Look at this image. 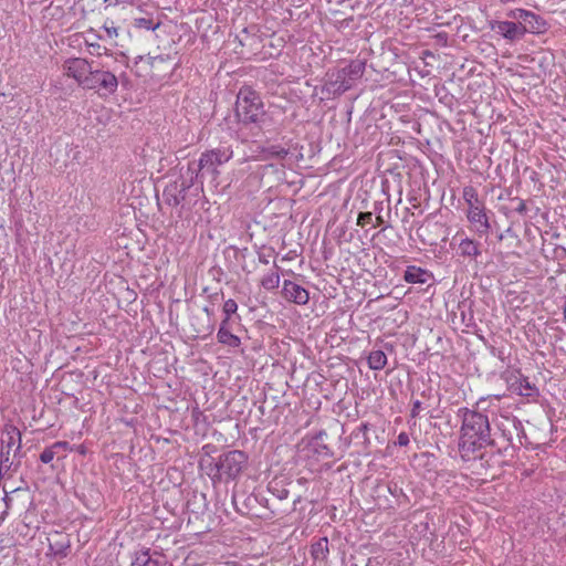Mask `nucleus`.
Returning a JSON list of instances; mask_svg holds the SVG:
<instances>
[{"label": "nucleus", "instance_id": "1", "mask_svg": "<svg viewBox=\"0 0 566 566\" xmlns=\"http://www.w3.org/2000/svg\"><path fill=\"white\" fill-rule=\"evenodd\" d=\"M458 416L462 420L459 451L463 460L474 459L475 452L488 446H497L496 439L492 438L486 415L469 408H460Z\"/></svg>", "mask_w": 566, "mask_h": 566}, {"label": "nucleus", "instance_id": "2", "mask_svg": "<svg viewBox=\"0 0 566 566\" xmlns=\"http://www.w3.org/2000/svg\"><path fill=\"white\" fill-rule=\"evenodd\" d=\"M233 157V149L230 145L221 144L217 148L206 150L198 161L188 164L187 174L193 177L195 184L203 185L208 179L214 187L219 185V167Z\"/></svg>", "mask_w": 566, "mask_h": 566}, {"label": "nucleus", "instance_id": "3", "mask_svg": "<svg viewBox=\"0 0 566 566\" xmlns=\"http://www.w3.org/2000/svg\"><path fill=\"white\" fill-rule=\"evenodd\" d=\"M265 111L260 95L250 87H242L237 96L235 117L243 126L254 125L253 135H259L265 124Z\"/></svg>", "mask_w": 566, "mask_h": 566}, {"label": "nucleus", "instance_id": "4", "mask_svg": "<svg viewBox=\"0 0 566 566\" xmlns=\"http://www.w3.org/2000/svg\"><path fill=\"white\" fill-rule=\"evenodd\" d=\"M463 199L468 205V220L473 224L480 235L488 234L491 226L485 212L484 203L480 200L476 189L473 186L463 188Z\"/></svg>", "mask_w": 566, "mask_h": 566}, {"label": "nucleus", "instance_id": "5", "mask_svg": "<svg viewBox=\"0 0 566 566\" xmlns=\"http://www.w3.org/2000/svg\"><path fill=\"white\" fill-rule=\"evenodd\" d=\"M118 78L117 76L99 67V65L95 62L94 67H92L88 78L86 83H84V90L94 91L101 97H107L114 95L118 88Z\"/></svg>", "mask_w": 566, "mask_h": 566}, {"label": "nucleus", "instance_id": "6", "mask_svg": "<svg viewBox=\"0 0 566 566\" xmlns=\"http://www.w3.org/2000/svg\"><path fill=\"white\" fill-rule=\"evenodd\" d=\"M248 455L240 450H231L219 457L216 467L220 476L237 479L248 465Z\"/></svg>", "mask_w": 566, "mask_h": 566}, {"label": "nucleus", "instance_id": "7", "mask_svg": "<svg viewBox=\"0 0 566 566\" xmlns=\"http://www.w3.org/2000/svg\"><path fill=\"white\" fill-rule=\"evenodd\" d=\"M95 61L82 57H71L64 61L62 67L67 77L73 78L78 86L84 87Z\"/></svg>", "mask_w": 566, "mask_h": 566}, {"label": "nucleus", "instance_id": "8", "mask_svg": "<svg viewBox=\"0 0 566 566\" xmlns=\"http://www.w3.org/2000/svg\"><path fill=\"white\" fill-rule=\"evenodd\" d=\"M195 185L192 176L189 179L182 177L181 182L175 181L167 185L163 191L164 201L170 207H177L185 198L187 190Z\"/></svg>", "mask_w": 566, "mask_h": 566}, {"label": "nucleus", "instance_id": "9", "mask_svg": "<svg viewBox=\"0 0 566 566\" xmlns=\"http://www.w3.org/2000/svg\"><path fill=\"white\" fill-rule=\"evenodd\" d=\"M17 440L18 446L15 452L21 449V433L15 427H11L10 430L7 431V440H2L0 475L7 474L13 464L10 459V453Z\"/></svg>", "mask_w": 566, "mask_h": 566}, {"label": "nucleus", "instance_id": "10", "mask_svg": "<svg viewBox=\"0 0 566 566\" xmlns=\"http://www.w3.org/2000/svg\"><path fill=\"white\" fill-rule=\"evenodd\" d=\"M354 86L352 80L343 69L327 73V80L324 84L323 91L328 95L339 96Z\"/></svg>", "mask_w": 566, "mask_h": 566}, {"label": "nucleus", "instance_id": "11", "mask_svg": "<svg viewBox=\"0 0 566 566\" xmlns=\"http://www.w3.org/2000/svg\"><path fill=\"white\" fill-rule=\"evenodd\" d=\"M214 312L206 306L201 315L192 316V326L197 337H206L214 331Z\"/></svg>", "mask_w": 566, "mask_h": 566}, {"label": "nucleus", "instance_id": "12", "mask_svg": "<svg viewBox=\"0 0 566 566\" xmlns=\"http://www.w3.org/2000/svg\"><path fill=\"white\" fill-rule=\"evenodd\" d=\"M514 18L517 19L518 24L525 29V33H541L545 31L546 22L541 17L531 11L518 9L514 13Z\"/></svg>", "mask_w": 566, "mask_h": 566}, {"label": "nucleus", "instance_id": "13", "mask_svg": "<svg viewBox=\"0 0 566 566\" xmlns=\"http://www.w3.org/2000/svg\"><path fill=\"white\" fill-rule=\"evenodd\" d=\"M517 423L514 418L511 419L509 417H503L501 421L495 423L496 430L501 433V438L504 441L502 444L497 442V451L500 453H506L510 449H513L512 429L517 430Z\"/></svg>", "mask_w": 566, "mask_h": 566}, {"label": "nucleus", "instance_id": "14", "mask_svg": "<svg viewBox=\"0 0 566 566\" xmlns=\"http://www.w3.org/2000/svg\"><path fill=\"white\" fill-rule=\"evenodd\" d=\"M282 295L286 301L298 305H305L310 301L307 290L290 280L283 282Z\"/></svg>", "mask_w": 566, "mask_h": 566}, {"label": "nucleus", "instance_id": "15", "mask_svg": "<svg viewBox=\"0 0 566 566\" xmlns=\"http://www.w3.org/2000/svg\"><path fill=\"white\" fill-rule=\"evenodd\" d=\"M495 29L497 33L509 40H515L525 34V29L518 22L513 21H499Z\"/></svg>", "mask_w": 566, "mask_h": 566}, {"label": "nucleus", "instance_id": "16", "mask_svg": "<svg viewBox=\"0 0 566 566\" xmlns=\"http://www.w3.org/2000/svg\"><path fill=\"white\" fill-rule=\"evenodd\" d=\"M150 67V76L151 77H161L169 70V56L168 55H157V56H148L145 61Z\"/></svg>", "mask_w": 566, "mask_h": 566}, {"label": "nucleus", "instance_id": "17", "mask_svg": "<svg viewBox=\"0 0 566 566\" xmlns=\"http://www.w3.org/2000/svg\"><path fill=\"white\" fill-rule=\"evenodd\" d=\"M431 277L432 274L430 272L416 265L407 266L403 274V280L410 284H424Z\"/></svg>", "mask_w": 566, "mask_h": 566}, {"label": "nucleus", "instance_id": "18", "mask_svg": "<svg viewBox=\"0 0 566 566\" xmlns=\"http://www.w3.org/2000/svg\"><path fill=\"white\" fill-rule=\"evenodd\" d=\"M329 555L327 537H321L311 545V556L316 562L326 563Z\"/></svg>", "mask_w": 566, "mask_h": 566}, {"label": "nucleus", "instance_id": "19", "mask_svg": "<svg viewBox=\"0 0 566 566\" xmlns=\"http://www.w3.org/2000/svg\"><path fill=\"white\" fill-rule=\"evenodd\" d=\"M511 388L513 391L517 392L521 396L531 397L536 394L537 389L534 385H532L526 377L522 375L516 377L515 381L511 384Z\"/></svg>", "mask_w": 566, "mask_h": 566}, {"label": "nucleus", "instance_id": "20", "mask_svg": "<svg viewBox=\"0 0 566 566\" xmlns=\"http://www.w3.org/2000/svg\"><path fill=\"white\" fill-rule=\"evenodd\" d=\"M366 62L363 60H353L343 67L348 78L355 84L365 73Z\"/></svg>", "mask_w": 566, "mask_h": 566}, {"label": "nucleus", "instance_id": "21", "mask_svg": "<svg viewBox=\"0 0 566 566\" xmlns=\"http://www.w3.org/2000/svg\"><path fill=\"white\" fill-rule=\"evenodd\" d=\"M459 250L460 254L467 258H478L481 254L480 243L469 238L460 241Z\"/></svg>", "mask_w": 566, "mask_h": 566}, {"label": "nucleus", "instance_id": "22", "mask_svg": "<svg viewBox=\"0 0 566 566\" xmlns=\"http://www.w3.org/2000/svg\"><path fill=\"white\" fill-rule=\"evenodd\" d=\"M158 560L150 555L149 548L135 552L132 566H158Z\"/></svg>", "mask_w": 566, "mask_h": 566}, {"label": "nucleus", "instance_id": "23", "mask_svg": "<svg viewBox=\"0 0 566 566\" xmlns=\"http://www.w3.org/2000/svg\"><path fill=\"white\" fill-rule=\"evenodd\" d=\"M274 271L270 272L269 274L264 275L261 279V286L268 291H272L279 287L280 285V266L274 263Z\"/></svg>", "mask_w": 566, "mask_h": 566}, {"label": "nucleus", "instance_id": "24", "mask_svg": "<svg viewBox=\"0 0 566 566\" xmlns=\"http://www.w3.org/2000/svg\"><path fill=\"white\" fill-rule=\"evenodd\" d=\"M69 448V442L66 441H57L53 443L51 447L45 448L40 454V460L43 463H50L54 457L59 453V450H66Z\"/></svg>", "mask_w": 566, "mask_h": 566}, {"label": "nucleus", "instance_id": "25", "mask_svg": "<svg viewBox=\"0 0 566 566\" xmlns=\"http://www.w3.org/2000/svg\"><path fill=\"white\" fill-rule=\"evenodd\" d=\"M218 342L229 347H239L241 339L232 334L229 328H219L217 334Z\"/></svg>", "mask_w": 566, "mask_h": 566}, {"label": "nucleus", "instance_id": "26", "mask_svg": "<svg viewBox=\"0 0 566 566\" xmlns=\"http://www.w3.org/2000/svg\"><path fill=\"white\" fill-rule=\"evenodd\" d=\"M368 366L373 370H381L387 364V356L382 350H373L367 358Z\"/></svg>", "mask_w": 566, "mask_h": 566}, {"label": "nucleus", "instance_id": "27", "mask_svg": "<svg viewBox=\"0 0 566 566\" xmlns=\"http://www.w3.org/2000/svg\"><path fill=\"white\" fill-rule=\"evenodd\" d=\"M262 153L264 155L261 156V159L266 160L270 158H284L289 154V150L281 146L273 145L269 148H263Z\"/></svg>", "mask_w": 566, "mask_h": 566}, {"label": "nucleus", "instance_id": "28", "mask_svg": "<svg viewBox=\"0 0 566 566\" xmlns=\"http://www.w3.org/2000/svg\"><path fill=\"white\" fill-rule=\"evenodd\" d=\"M238 311V304L234 300L229 298L223 303L222 312L224 316L231 317Z\"/></svg>", "mask_w": 566, "mask_h": 566}, {"label": "nucleus", "instance_id": "29", "mask_svg": "<svg viewBox=\"0 0 566 566\" xmlns=\"http://www.w3.org/2000/svg\"><path fill=\"white\" fill-rule=\"evenodd\" d=\"M135 25L145 30H155L158 27V24H154L153 20L147 18L135 19Z\"/></svg>", "mask_w": 566, "mask_h": 566}, {"label": "nucleus", "instance_id": "30", "mask_svg": "<svg viewBox=\"0 0 566 566\" xmlns=\"http://www.w3.org/2000/svg\"><path fill=\"white\" fill-rule=\"evenodd\" d=\"M86 44L88 45L90 53L92 55L101 56L102 54H107L108 50L106 48L101 46L97 42H88L86 40Z\"/></svg>", "mask_w": 566, "mask_h": 566}, {"label": "nucleus", "instance_id": "31", "mask_svg": "<svg viewBox=\"0 0 566 566\" xmlns=\"http://www.w3.org/2000/svg\"><path fill=\"white\" fill-rule=\"evenodd\" d=\"M103 29L111 39L118 35V29L115 27L114 21L106 20L103 24Z\"/></svg>", "mask_w": 566, "mask_h": 566}, {"label": "nucleus", "instance_id": "32", "mask_svg": "<svg viewBox=\"0 0 566 566\" xmlns=\"http://www.w3.org/2000/svg\"><path fill=\"white\" fill-rule=\"evenodd\" d=\"M373 213L371 212H360L357 218V224L364 227L365 224L371 222Z\"/></svg>", "mask_w": 566, "mask_h": 566}, {"label": "nucleus", "instance_id": "33", "mask_svg": "<svg viewBox=\"0 0 566 566\" xmlns=\"http://www.w3.org/2000/svg\"><path fill=\"white\" fill-rule=\"evenodd\" d=\"M423 410V406H422V402L420 400H415L412 402V408H411V412H410V416L412 418H416L419 416L420 411Z\"/></svg>", "mask_w": 566, "mask_h": 566}, {"label": "nucleus", "instance_id": "34", "mask_svg": "<svg viewBox=\"0 0 566 566\" xmlns=\"http://www.w3.org/2000/svg\"><path fill=\"white\" fill-rule=\"evenodd\" d=\"M409 436L406 432H400L397 438V444L400 447H407L409 444Z\"/></svg>", "mask_w": 566, "mask_h": 566}, {"label": "nucleus", "instance_id": "35", "mask_svg": "<svg viewBox=\"0 0 566 566\" xmlns=\"http://www.w3.org/2000/svg\"><path fill=\"white\" fill-rule=\"evenodd\" d=\"M515 211L520 214H525L527 211L526 203L522 199H517V206L515 207Z\"/></svg>", "mask_w": 566, "mask_h": 566}, {"label": "nucleus", "instance_id": "36", "mask_svg": "<svg viewBox=\"0 0 566 566\" xmlns=\"http://www.w3.org/2000/svg\"><path fill=\"white\" fill-rule=\"evenodd\" d=\"M316 451L318 452V454H321L323 457H332L333 455L332 451L326 446H319V448L316 449Z\"/></svg>", "mask_w": 566, "mask_h": 566}, {"label": "nucleus", "instance_id": "37", "mask_svg": "<svg viewBox=\"0 0 566 566\" xmlns=\"http://www.w3.org/2000/svg\"><path fill=\"white\" fill-rule=\"evenodd\" d=\"M507 235H511V237L516 238V235L514 234V232H513L512 228H507V229L505 230V232L500 233V234L497 235V239H499L500 241H502V240H503L505 237H507Z\"/></svg>", "mask_w": 566, "mask_h": 566}, {"label": "nucleus", "instance_id": "38", "mask_svg": "<svg viewBox=\"0 0 566 566\" xmlns=\"http://www.w3.org/2000/svg\"><path fill=\"white\" fill-rule=\"evenodd\" d=\"M269 258H270V254H265L264 252H260L258 254L259 262L262 264H269V262H270Z\"/></svg>", "mask_w": 566, "mask_h": 566}, {"label": "nucleus", "instance_id": "39", "mask_svg": "<svg viewBox=\"0 0 566 566\" xmlns=\"http://www.w3.org/2000/svg\"><path fill=\"white\" fill-rule=\"evenodd\" d=\"M276 496L280 499V500H284L289 496V491L283 489V490H280L277 491V494Z\"/></svg>", "mask_w": 566, "mask_h": 566}, {"label": "nucleus", "instance_id": "40", "mask_svg": "<svg viewBox=\"0 0 566 566\" xmlns=\"http://www.w3.org/2000/svg\"><path fill=\"white\" fill-rule=\"evenodd\" d=\"M231 317H228V316H224V318L222 319L221 324H220V328H229L228 325H229V321H230Z\"/></svg>", "mask_w": 566, "mask_h": 566}, {"label": "nucleus", "instance_id": "41", "mask_svg": "<svg viewBox=\"0 0 566 566\" xmlns=\"http://www.w3.org/2000/svg\"><path fill=\"white\" fill-rule=\"evenodd\" d=\"M384 223V219L381 216L376 217V226H381Z\"/></svg>", "mask_w": 566, "mask_h": 566}, {"label": "nucleus", "instance_id": "42", "mask_svg": "<svg viewBox=\"0 0 566 566\" xmlns=\"http://www.w3.org/2000/svg\"><path fill=\"white\" fill-rule=\"evenodd\" d=\"M359 430L363 431L364 433H366L367 430H368V424L367 423H361L360 427H359Z\"/></svg>", "mask_w": 566, "mask_h": 566}, {"label": "nucleus", "instance_id": "43", "mask_svg": "<svg viewBox=\"0 0 566 566\" xmlns=\"http://www.w3.org/2000/svg\"><path fill=\"white\" fill-rule=\"evenodd\" d=\"M56 554H63V555H66V553H65L63 549H59V551H56Z\"/></svg>", "mask_w": 566, "mask_h": 566}, {"label": "nucleus", "instance_id": "44", "mask_svg": "<svg viewBox=\"0 0 566 566\" xmlns=\"http://www.w3.org/2000/svg\"><path fill=\"white\" fill-rule=\"evenodd\" d=\"M564 316L566 318V304H565V307H564Z\"/></svg>", "mask_w": 566, "mask_h": 566}]
</instances>
